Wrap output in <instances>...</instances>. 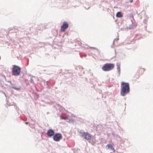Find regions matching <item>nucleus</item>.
Here are the masks:
<instances>
[{
	"label": "nucleus",
	"mask_w": 153,
	"mask_h": 153,
	"mask_svg": "<svg viewBox=\"0 0 153 153\" xmlns=\"http://www.w3.org/2000/svg\"><path fill=\"white\" fill-rule=\"evenodd\" d=\"M121 85L122 86V87L121 93L122 96H124L126 94L128 93L129 92V84L128 83L122 82L121 83Z\"/></svg>",
	"instance_id": "nucleus-1"
},
{
	"label": "nucleus",
	"mask_w": 153,
	"mask_h": 153,
	"mask_svg": "<svg viewBox=\"0 0 153 153\" xmlns=\"http://www.w3.org/2000/svg\"><path fill=\"white\" fill-rule=\"evenodd\" d=\"M114 66V64L113 63H107L103 66L102 68L104 71H108L113 69Z\"/></svg>",
	"instance_id": "nucleus-2"
},
{
	"label": "nucleus",
	"mask_w": 153,
	"mask_h": 153,
	"mask_svg": "<svg viewBox=\"0 0 153 153\" xmlns=\"http://www.w3.org/2000/svg\"><path fill=\"white\" fill-rule=\"evenodd\" d=\"M12 69V73L15 76H18L20 74L21 68L18 66L13 65Z\"/></svg>",
	"instance_id": "nucleus-3"
},
{
	"label": "nucleus",
	"mask_w": 153,
	"mask_h": 153,
	"mask_svg": "<svg viewBox=\"0 0 153 153\" xmlns=\"http://www.w3.org/2000/svg\"><path fill=\"white\" fill-rule=\"evenodd\" d=\"M81 136L85 139L88 140H90L91 137L90 134L88 132H80Z\"/></svg>",
	"instance_id": "nucleus-4"
},
{
	"label": "nucleus",
	"mask_w": 153,
	"mask_h": 153,
	"mask_svg": "<svg viewBox=\"0 0 153 153\" xmlns=\"http://www.w3.org/2000/svg\"><path fill=\"white\" fill-rule=\"evenodd\" d=\"M145 70L144 68H139L138 70L137 73L135 75V77L136 79L139 78V75H142L144 71Z\"/></svg>",
	"instance_id": "nucleus-5"
},
{
	"label": "nucleus",
	"mask_w": 153,
	"mask_h": 153,
	"mask_svg": "<svg viewBox=\"0 0 153 153\" xmlns=\"http://www.w3.org/2000/svg\"><path fill=\"white\" fill-rule=\"evenodd\" d=\"M62 138V134L60 133L55 134L53 137V140L56 141H59Z\"/></svg>",
	"instance_id": "nucleus-6"
},
{
	"label": "nucleus",
	"mask_w": 153,
	"mask_h": 153,
	"mask_svg": "<svg viewBox=\"0 0 153 153\" xmlns=\"http://www.w3.org/2000/svg\"><path fill=\"white\" fill-rule=\"evenodd\" d=\"M68 25L66 22H64L62 25L61 27V31L64 32L68 28Z\"/></svg>",
	"instance_id": "nucleus-7"
},
{
	"label": "nucleus",
	"mask_w": 153,
	"mask_h": 153,
	"mask_svg": "<svg viewBox=\"0 0 153 153\" xmlns=\"http://www.w3.org/2000/svg\"><path fill=\"white\" fill-rule=\"evenodd\" d=\"M54 134V131L51 129H49L48 131L47 132V135L49 137H51Z\"/></svg>",
	"instance_id": "nucleus-8"
},
{
	"label": "nucleus",
	"mask_w": 153,
	"mask_h": 153,
	"mask_svg": "<svg viewBox=\"0 0 153 153\" xmlns=\"http://www.w3.org/2000/svg\"><path fill=\"white\" fill-rule=\"evenodd\" d=\"M116 16L117 17H121L123 16V15L121 12H119L117 13Z\"/></svg>",
	"instance_id": "nucleus-9"
},
{
	"label": "nucleus",
	"mask_w": 153,
	"mask_h": 153,
	"mask_svg": "<svg viewBox=\"0 0 153 153\" xmlns=\"http://www.w3.org/2000/svg\"><path fill=\"white\" fill-rule=\"evenodd\" d=\"M117 70L119 72H120V65L119 64H117Z\"/></svg>",
	"instance_id": "nucleus-10"
},
{
	"label": "nucleus",
	"mask_w": 153,
	"mask_h": 153,
	"mask_svg": "<svg viewBox=\"0 0 153 153\" xmlns=\"http://www.w3.org/2000/svg\"><path fill=\"white\" fill-rule=\"evenodd\" d=\"M106 147H108V149H114L113 146H112L110 144H108L106 146Z\"/></svg>",
	"instance_id": "nucleus-11"
},
{
	"label": "nucleus",
	"mask_w": 153,
	"mask_h": 153,
	"mask_svg": "<svg viewBox=\"0 0 153 153\" xmlns=\"http://www.w3.org/2000/svg\"><path fill=\"white\" fill-rule=\"evenodd\" d=\"M14 89H16V90H19L20 89V87H17V88H16L15 87H14V86H13L12 87Z\"/></svg>",
	"instance_id": "nucleus-12"
},
{
	"label": "nucleus",
	"mask_w": 153,
	"mask_h": 153,
	"mask_svg": "<svg viewBox=\"0 0 153 153\" xmlns=\"http://www.w3.org/2000/svg\"><path fill=\"white\" fill-rule=\"evenodd\" d=\"M37 30H41V28L40 27H38V29Z\"/></svg>",
	"instance_id": "nucleus-13"
},
{
	"label": "nucleus",
	"mask_w": 153,
	"mask_h": 153,
	"mask_svg": "<svg viewBox=\"0 0 153 153\" xmlns=\"http://www.w3.org/2000/svg\"><path fill=\"white\" fill-rule=\"evenodd\" d=\"M130 2L131 3L132 2H133V0H131L130 1Z\"/></svg>",
	"instance_id": "nucleus-14"
}]
</instances>
